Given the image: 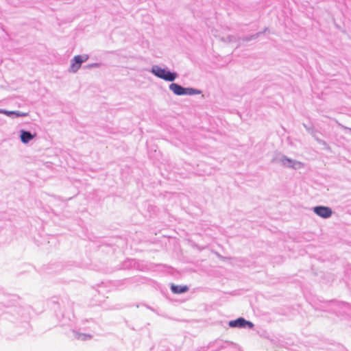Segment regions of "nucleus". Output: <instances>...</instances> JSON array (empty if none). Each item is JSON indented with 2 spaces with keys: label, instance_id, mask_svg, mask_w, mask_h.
Here are the masks:
<instances>
[{
  "label": "nucleus",
  "instance_id": "f257e3e1",
  "mask_svg": "<svg viewBox=\"0 0 351 351\" xmlns=\"http://www.w3.org/2000/svg\"><path fill=\"white\" fill-rule=\"evenodd\" d=\"M152 72L157 77L166 81L172 82L176 78V74L175 73H171L170 71H166L165 69L160 67L154 68L152 69Z\"/></svg>",
  "mask_w": 351,
  "mask_h": 351
},
{
  "label": "nucleus",
  "instance_id": "f03ea898",
  "mask_svg": "<svg viewBox=\"0 0 351 351\" xmlns=\"http://www.w3.org/2000/svg\"><path fill=\"white\" fill-rule=\"evenodd\" d=\"M314 212L319 216L328 218L331 216L332 210L330 208L326 206H317L314 208Z\"/></svg>",
  "mask_w": 351,
  "mask_h": 351
},
{
  "label": "nucleus",
  "instance_id": "7ed1b4c3",
  "mask_svg": "<svg viewBox=\"0 0 351 351\" xmlns=\"http://www.w3.org/2000/svg\"><path fill=\"white\" fill-rule=\"evenodd\" d=\"M247 325L250 328L253 327V324L252 322H247L243 318H239L236 320H232L229 322V326L230 327H245Z\"/></svg>",
  "mask_w": 351,
  "mask_h": 351
},
{
  "label": "nucleus",
  "instance_id": "20e7f679",
  "mask_svg": "<svg viewBox=\"0 0 351 351\" xmlns=\"http://www.w3.org/2000/svg\"><path fill=\"white\" fill-rule=\"evenodd\" d=\"M169 88L171 91H173L176 95H185V88L182 87L178 84L173 83L170 84Z\"/></svg>",
  "mask_w": 351,
  "mask_h": 351
},
{
  "label": "nucleus",
  "instance_id": "39448f33",
  "mask_svg": "<svg viewBox=\"0 0 351 351\" xmlns=\"http://www.w3.org/2000/svg\"><path fill=\"white\" fill-rule=\"evenodd\" d=\"M35 134L33 135L30 132L27 131H21V140L23 143H27L29 141L35 137Z\"/></svg>",
  "mask_w": 351,
  "mask_h": 351
},
{
  "label": "nucleus",
  "instance_id": "423d86ee",
  "mask_svg": "<svg viewBox=\"0 0 351 351\" xmlns=\"http://www.w3.org/2000/svg\"><path fill=\"white\" fill-rule=\"evenodd\" d=\"M171 289L173 293L179 294V293H182L186 292L188 291L189 288L186 285L178 286V285H172L171 286Z\"/></svg>",
  "mask_w": 351,
  "mask_h": 351
},
{
  "label": "nucleus",
  "instance_id": "0eeeda50",
  "mask_svg": "<svg viewBox=\"0 0 351 351\" xmlns=\"http://www.w3.org/2000/svg\"><path fill=\"white\" fill-rule=\"evenodd\" d=\"M88 59V55H86V54L78 55V56H75L74 57L73 61H75L76 62H77L78 64H80L81 65L82 62H86Z\"/></svg>",
  "mask_w": 351,
  "mask_h": 351
},
{
  "label": "nucleus",
  "instance_id": "6e6552de",
  "mask_svg": "<svg viewBox=\"0 0 351 351\" xmlns=\"http://www.w3.org/2000/svg\"><path fill=\"white\" fill-rule=\"evenodd\" d=\"M81 65L76 62L75 61H73V62L71 64L70 66V71L75 73L78 71V69L80 68Z\"/></svg>",
  "mask_w": 351,
  "mask_h": 351
},
{
  "label": "nucleus",
  "instance_id": "1a4fd4ad",
  "mask_svg": "<svg viewBox=\"0 0 351 351\" xmlns=\"http://www.w3.org/2000/svg\"><path fill=\"white\" fill-rule=\"evenodd\" d=\"M3 113L7 115H10V114H15L16 116H26L27 115V113L15 112L13 111H4Z\"/></svg>",
  "mask_w": 351,
  "mask_h": 351
},
{
  "label": "nucleus",
  "instance_id": "9d476101",
  "mask_svg": "<svg viewBox=\"0 0 351 351\" xmlns=\"http://www.w3.org/2000/svg\"><path fill=\"white\" fill-rule=\"evenodd\" d=\"M185 95H193L195 93V90L193 88H185Z\"/></svg>",
  "mask_w": 351,
  "mask_h": 351
}]
</instances>
